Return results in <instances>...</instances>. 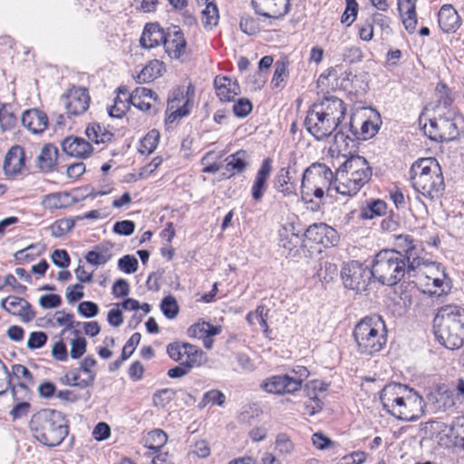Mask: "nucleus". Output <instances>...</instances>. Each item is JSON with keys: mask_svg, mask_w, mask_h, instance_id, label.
Listing matches in <instances>:
<instances>
[{"mask_svg": "<svg viewBox=\"0 0 464 464\" xmlns=\"http://www.w3.org/2000/svg\"><path fill=\"white\" fill-rule=\"evenodd\" d=\"M373 277L386 285H397L405 276L409 278L422 276V268H410V263L402 256L401 251L381 250L372 264Z\"/></svg>", "mask_w": 464, "mask_h": 464, "instance_id": "1", "label": "nucleus"}, {"mask_svg": "<svg viewBox=\"0 0 464 464\" xmlns=\"http://www.w3.org/2000/svg\"><path fill=\"white\" fill-rule=\"evenodd\" d=\"M34 438L43 445L53 448L60 445L69 433L68 420L56 410L43 409L30 420Z\"/></svg>", "mask_w": 464, "mask_h": 464, "instance_id": "2", "label": "nucleus"}, {"mask_svg": "<svg viewBox=\"0 0 464 464\" xmlns=\"http://www.w3.org/2000/svg\"><path fill=\"white\" fill-rule=\"evenodd\" d=\"M411 179L414 189L432 201L442 197L445 190L441 167L435 158H421L411 167Z\"/></svg>", "mask_w": 464, "mask_h": 464, "instance_id": "3", "label": "nucleus"}, {"mask_svg": "<svg viewBox=\"0 0 464 464\" xmlns=\"http://www.w3.org/2000/svg\"><path fill=\"white\" fill-rule=\"evenodd\" d=\"M434 334L448 349H459L464 344V308L459 305L441 306L434 318Z\"/></svg>", "mask_w": 464, "mask_h": 464, "instance_id": "4", "label": "nucleus"}, {"mask_svg": "<svg viewBox=\"0 0 464 464\" xmlns=\"http://www.w3.org/2000/svg\"><path fill=\"white\" fill-rule=\"evenodd\" d=\"M372 169L362 156L352 155L335 172V191L343 196H354L367 184Z\"/></svg>", "mask_w": 464, "mask_h": 464, "instance_id": "5", "label": "nucleus"}, {"mask_svg": "<svg viewBox=\"0 0 464 464\" xmlns=\"http://www.w3.org/2000/svg\"><path fill=\"white\" fill-rule=\"evenodd\" d=\"M353 337L360 353L373 355L387 343V330L384 321L379 315L365 316L353 330Z\"/></svg>", "mask_w": 464, "mask_h": 464, "instance_id": "6", "label": "nucleus"}, {"mask_svg": "<svg viewBox=\"0 0 464 464\" xmlns=\"http://www.w3.org/2000/svg\"><path fill=\"white\" fill-rule=\"evenodd\" d=\"M332 186L335 188V174L325 164L315 162L304 171L301 193L304 196L314 195L317 198H322Z\"/></svg>", "mask_w": 464, "mask_h": 464, "instance_id": "7", "label": "nucleus"}, {"mask_svg": "<svg viewBox=\"0 0 464 464\" xmlns=\"http://www.w3.org/2000/svg\"><path fill=\"white\" fill-rule=\"evenodd\" d=\"M341 276L346 288L362 293L366 291L373 273L372 268L353 260L343 266Z\"/></svg>", "mask_w": 464, "mask_h": 464, "instance_id": "8", "label": "nucleus"}, {"mask_svg": "<svg viewBox=\"0 0 464 464\" xmlns=\"http://www.w3.org/2000/svg\"><path fill=\"white\" fill-rule=\"evenodd\" d=\"M191 104L186 100L185 87L177 86L169 91L166 110V125H171L177 121L190 114Z\"/></svg>", "mask_w": 464, "mask_h": 464, "instance_id": "9", "label": "nucleus"}, {"mask_svg": "<svg viewBox=\"0 0 464 464\" xmlns=\"http://www.w3.org/2000/svg\"><path fill=\"white\" fill-rule=\"evenodd\" d=\"M304 236V247H307L308 243H314L327 248L334 246L339 241L337 231L324 223L311 225Z\"/></svg>", "mask_w": 464, "mask_h": 464, "instance_id": "10", "label": "nucleus"}, {"mask_svg": "<svg viewBox=\"0 0 464 464\" xmlns=\"http://www.w3.org/2000/svg\"><path fill=\"white\" fill-rule=\"evenodd\" d=\"M304 126L307 131L317 140L328 138L337 129L328 118L324 117L321 111L314 107L308 111Z\"/></svg>", "mask_w": 464, "mask_h": 464, "instance_id": "11", "label": "nucleus"}, {"mask_svg": "<svg viewBox=\"0 0 464 464\" xmlns=\"http://www.w3.org/2000/svg\"><path fill=\"white\" fill-rule=\"evenodd\" d=\"M88 90L82 87H72L61 97V102L69 115H81L85 112L90 104Z\"/></svg>", "mask_w": 464, "mask_h": 464, "instance_id": "12", "label": "nucleus"}, {"mask_svg": "<svg viewBox=\"0 0 464 464\" xmlns=\"http://www.w3.org/2000/svg\"><path fill=\"white\" fill-rule=\"evenodd\" d=\"M421 410L422 398L411 389L402 402L388 413L401 420L414 421L418 420Z\"/></svg>", "mask_w": 464, "mask_h": 464, "instance_id": "13", "label": "nucleus"}, {"mask_svg": "<svg viewBox=\"0 0 464 464\" xmlns=\"http://www.w3.org/2000/svg\"><path fill=\"white\" fill-rule=\"evenodd\" d=\"M421 410L422 398L411 389L402 402L388 413L401 420L414 421L418 420Z\"/></svg>", "mask_w": 464, "mask_h": 464, "instance_id": "14", "label": "nucleus"}, {"mask_svg": "<svg viewBox=\"0 0 464 464\" xmlns=\"http://www.w3.org/2000/svg\"><path fill=\"white\" fill-rule=\"evenodd\" d=\"M169 356L174 361L201 364L204 359V353L198 346L188 343L175 342L167 346Z\"/></svg>", "mask_w": 464, "mask_h": 464, "instance_id": "15", "label": "nucleus"}, {"mask_svg": "<svg viewBox=\"0 0 464 464\" xmlns=\"http://www.w3.org/2000/svg\"><path fill=\"white\" fill-rule=\"evenodd\" d=\"M302 380H296L288 375H275L266 379L261 387L269 393H293L300 390Z\"/></svg>", "mask_w": 464, "mask_h": 464, "instance_id": "16", "label": "nucleus"}, {"mask_svg": "<svg viewBox=\"0 0 464 464\" xmlns=\"http://www.w3.org/2000/svg\"><path fill=\"white\" fill-rule=\"evenodd\" d=\"M252 6L259 15L279 19L290 10V0H252Z\"/></svg>", "mask_w": 464, "mask_h": 464, "instance_id": "17", "label": "nucleus"}, {"mask_svg": "<svg viewBox=\"0 0 464 464\" xmlns=\"http://www.w3.org/2000/svg\"><path fill=\"white\" fill-rule=\"evenodd\" d=\"M395 251H401L402 256L410 263V268H421L424 264L422 258L420 256L421 249L418 247L409 235H399L395 238Z\"/></svg>", "mask_w": 464, "mask_h": 464, "instance_id": "18", "label": "nucleus"}, {"mask_svg": "<svg viewBox=\"0 0 464 464\" xmlns=\"http://www.w3.org/2000/svg\"><path fill=\"white\" fill-rule=\"evenodd\" d=\"M411 390L408 386L400 383H390L384 386L380 393L383 409L387 412L393 411L409 395Z\"/></svg>", "mask_w": 464, "mask_h": 464, "instance_id": "19", "label": "nucleus"}, {"mask_svg": "<svg viewBox=\"0 0 464 464\" xmlns=\"http://www.w3.org/2000/svg\"><path fill=\"white\" fill-rule=\"evenodd\" d=\"M324 117L328 118L336 127L344 118L346 108L344 102L337 97L325 98L320 104H314Z\"/></svg>", "mask_w": 464, "mask_h": 464, "instance_id": "20", "label": "nucleus"}, {"mask_svg": "<svg viewBox=\"0 0 464 464\" xmlns=\"http://www.w3.org/2000/svg\"><path fill=\"white\" fill-rule=\"evenodd\" d=\"M272 159L266 158L262 161V164L257 170L252 188H251V196L256 202H259L262 200L263 196L267 188V180L272 172Z\"/></svg>", "mask_w": 464, "mask_h": 464, "instance_id": "21", "label": "nucleus"}, {"mask_svg": "<svg viewBox=\"0 0 464 464\" xmlns=\"http://www.w3.org/2000/svg\"><path fill=\"white\" fill-rule=\"evenodd\" d=\"M250 154L245 150H239L237 152L228 155L225 159L224 169L226 172L223 175L230 179L235 175L243 173L249 166Z\"/></svg>", "mask_w": 464, "mask_h": 464, "instance_id": "22", "label": "nucleus"}, {"mask_svg": "<svg viewBox=\"0 0 464 464\" xmlns=\"http://www.w3.org/2000/svg\"><path fill=\"white\" fill-rule=\"evenodd\" d=\"M21 123L34 134L44 132L48 126L47 115L38 109H29L23 112Z\"/></svg>", "mask_w": 464, "mask_h": 464, "instance_id": "23", "label": "nucleus"}, {"mask_svg": "<svg viewBox=\"0 0 464 464\" xmlns=\"http://www.w3.org/2000/svg\"><path fill=\"white\" fill-rule=\"evenodd\" d=\"M63 151L70 157L86 158L92 152V147L83 138L70 136L65 138L62 143Z\"/></svg>", "mask_w": 464, "mask_h": 464, "instance_id": "24", "label": "nucleus"}, {"mask_svg": "<svg viewBox=\"0 0 464 464\" xmlns=\"http://www.w3.org/2000/svg\"><path fill=\"white\" fill-rule=\"evenodd\" d=\"M438 23L443 32L451 34L459 28L461 20L451 5H444L438 13Z\"/></svg>", "mask_w": 464, "mask_h": 464, "instance_id": "25", "label": "nucleus"}, {"mask_svg": "<svg viewBox=\"0 0 464 464\" xmlns=\"http://www.w3.org/2000/svg\"><path fill=\"white\" fill-rule=\"evenodd\" d=\"M24 151L22 147L13 146L6 153L4 160V172L6 176H15L24 166Z\"/></svg>", "mask_w": 464, "mask_h": 464, "instance_id": "26", "label": "nucleus"}, {"mask_svg": "<svg viewBox=\"0 0 464 464\" xmlns=\"http://www.w3.org/2000/svg\"><path fill=\"white\" fill-rule=\"evenodd\" d=\"M217 96L221 102H231L240 93V86L237 81L232 82L226 76H217L214 80Z\"/></svg>", "mask_w": 464, "mask_h": 464, "instance_id": "27", "label": "nucleus"}, {"mask_svg": "<svg viewBox=\"0 0 464 464\" xmlns=\"http://www.w3.org/2000/svg\"><path fill=\"white\" fill-rule=\"evenodd\" d=\"M440 276H426L427 282L425 283L426 290L423 292L429 293L430 295L442 296L448 295L452 287L450 278L441 271Z\"/></svg>", "mask_w": 464, "mask_h": 464, "instance_id": "28", "label": "nucleus"}, {"mask_svg": "<svg viewBox=\"0 0 464 464\" xmlns=\"http://www.w3.org/2000/svg\"><path fill=\"white\" fill-rule=\"evenodd\" d=\"M186 45L187 43L181 31H175L172 34H169L162 44L168 55L174 59L181 57L185 53Z\"/></svg>", "mask_w": 464, "mask_h": 464, "instance_id": "29", "label": "nucleus"}, {"mask_svg": "<svg viewBox=\"0 0 464 464\" xmlns=\"http://www.w3.org/2000/svg\"><path fill=\"white\" fill-rule=\"evenodd\" d=\"M416 1L417 0L398 1V7L403 25L410 34L415 31L417 25Z\"/></svg>", "mask_w": 464, "mask_h": 464, "instance_id": "30", "label": "nucleus"}, {"mask_svg": "<svg viewBox=\"0 0 464 464\" xmlns=\"http://www.w3.org/2000/svg\"><path fill=\"white\" fill-rule=\"evenodd\" d=\"M27 382H18L14 385L11 381V373L9 378L0 382V396L4 395L8 390H11L13 398L15 401H24L30 397V386Z\"/></svg>", "mask_w": 464, "mask_h": 464, "instance_id": "31", "label": "nucleus"}, {"mask_svg": "<svg viewBox=\"0 0 464 464\" xmlns=\"http://www.w3.org/2000/svg\"><path fill=\"white\" fill-rule=\"evenodd\" d=\"M58 158V150L53 144L44 145L36 158V166L44 172L53 169Z\"/></svg>", "mask_w": 464, "mask_h": 464, "instance_id": "32", "label": "nucleus"}, {"mask_svg": "<svg viewBox=\"0 0 464 464\" xmlns=\"http://www.w3.org/2000/svg\"><path fill=\"white\" fill-rule=\"evenodd\" d=\"M275 189L285 197L295 195L296 187L291 181L288 168H281L274 179Z\"/></svg>", "mask_w": 464, "mask_h": 464, "instance_id": "33", "label": "nucleus"}, {"mask_svg": "<svg viewBox=\"0 0 464 464\" xmlns=\"http://www.w3.org/2000/svg\"><path fill=\"white\" fill-rule=\"evenodd\" d=\"M168 35L159 23H147V50L161 46Z\"/></svg>", "mask_w": 464, "mask_h": 464, "instance_id": "34", "label": "nucleus"}, {"mask_svg": "<svg viewBox=\"0 0 464 464\" xmlns=\"http://www.w3.org/2000/svg\"><path fill=\"white\" fill-rule=\"evenodd\" d=\"M386 203L381 199H370L362 207L360 218L362 219H372L383 216L386 213Z\"/></svg>", "mask_w": 464, "mask_h": 464, "instance_id": "35", "label": "nucleus"}, {"mask_svg": "<svg viewBox=\"0 0 464 464\" xmlns=\"http://www.w3.org/2000/svg\"><path fill=\"white\" fill-rule=\"evenodd\" d=\"M18 122L17 116L9 103H0V130L2 132L14 130Z\"/></svg>", "mask_w": 464, "mask_h": 464, "instance_id": "36", "label": "nucleus"}, {"mask_svg": "<svg viewBox=\"0 0 464 464\" xmlns=\"http://www.w3.org/2000/svg\"><path fill=\"white\" fill-rule=\"evenodd\" d=\"M280 241L279 246L284 248V255L295 256L298 253V245L300 243V237L297 234L292 232L291 234L285 228L284 231H280Z\"/></svg>", "mask_w": 464, "mask_h": 464, "instance_id": "37", "label": "nucleus"}, {"mask_svg": "<svg viewBox=\"0 0 464 464\" xmlns=\"http://www.w3.org/2000/svg\"><path fill=\"white\" fill-rule=\"evenodd\" d=\"M85 132L88 139L96 144L109 142L113 137L111 131L97 122L90 123Z\"/></svg>", "mask_w": 464, "mask_h": 464, "instance_id": "38", "label": "nucleus"}, {"mask_svg": "<svg viewBox=\"0 0 464 464\" xmlns=\"http://www.w3.org/2000/svg\"><path fill=\"white\" fill-rule=\"evenodd\" d=\"M75 199L68 192H59L46 195L44 200L48 208H63L71 206Z\"/></svg>", "mask_w": 464, "mask_h": 464, "instance_id": "39", "label": "nucleus"}, {"mask_svg": "<svg viewBox=\"0 0 464 464\" xmlns=\"http://www.w3.org/2000/svg\"><path fill=\"white\" fill-rule=\"evenodd\" d=\"M111 257L109 253V247H105L102 245H97L92 250L89 251L86 256V261L92 266H99L105 265Z\"/></svg>", "mask_w": 464, "mask_h": 464, "instance_id": "40", "label": "nucleus"}, {"mask_svg": "<svg viewBox=\"0 0 464 464\" xmlns=\"http://www.w3.org/2000/svg\"><path fill=\"white\" fill-rule=\"evenodd\" d=\"M350 129L354 139L366 140L377 133L379 126L369 120H365L362 122L360 130L355 128L353 121H351Z\"/></svg>", "mask_w": 464, "mask_h": 464, "instance_id": "41", "label": "nucleus"}, {"mask_svg": "<svg viewBox=\"0 0 464 464\" xmlns=\"http://www.w3.org/2000/svg\"><path fill=\"white\" fill-rule=\"evenodd\" d=\"M167 441L168 436L162 430L156 429L147 434V449L152 450L151 454L160 451Z\"/></svg>", "mask_w": 464, "mask_h": 464, "instance_id": "42", "label": "nucleus"}, {"mask_svg": "<svg viewBox=\"0 0 464 464\" xmlns=\"http://www.w3.org/2000/svg\"><path fill=\"white\" fill-rule=\"evenodd\" d=\"M439 136L442 140H452L458 134V127L456 123L448 118H440L438 122Z\"/></svg>", "mask_w": 464, "mask_h": 464, "instance_id": "43", "label": "nucleus"}, {"mask_svg": "<svg viewBox=\"0 0 464 464\" xmlns=\"http://www.w3.org/2000/svg\"><path fill=\"white\" fill-rule=\"evenodd\" d=\"M201 14L202 24L205 28L212 29L218 24L219 20V14L216 4L212 2L207 3L206 7Z\"/></svg>", "mask_w": 464, "mask_h": 464, "instance_id": "44", "label": "nucleus"}, {"mask_svg": "<svg viewBox=\"0 0 464 464\" xmlns=\"http://www.w3.org/2000/svg\"><path fill=\"white\" fill-rule=\"evenodd\" d=\"M96 363V360L92 356H88L81 362L79 371L86 374V378L81 380V388H86L94 382L95 373L92 371V368L94 367Z\"/></svg>", "mask_w": 464, "mask_h": 464, "instance_id": "45", "label": "nucleus"}, {"mask_svg": "<svg viewBox=\"0 0 464 464\" xmlns=\"http://www.w3.org/2000/svg\"><path fill=\"white\" fill-rule=\"evenodd\" d=\"M75 225V219L68 218L56 220L50 226L51 235L53 237H61L71 231Z\"/></svg>", "mask_w": 464, "mask_h": 464, "instance_id": "46", "label": "nucleus"}, {"mask_svg": "<svg viewBox=\"0 0 464 464\" xmlns=\"http://www.w3.org/2000/svg\"><path fill=\"white\" fill-rule=\"evenodd\" d=\"M122 96L128 98V105H133L140 111H145V87L136 88L130 94L128 93L127 90H121Z\"/></svg>", "mask_w": 464, "mask_h": 464, "instance_id": "47", "label": "nucleus"}, {"mask_svg": "<svg viewBox=\"0 0 464 464\" xmlns=\"http://www.w3.org/2000/svg\"><path fill=\"white\" fill-rule=\"evenodd\" d=\"M121 90L120 88L119 93L114 99V104L108 108V113L112 118H121L129 109L128 98L122 96Z\"/></svg>", "mask_w": 464, "mask_h": 464, "instance_id": "48", "label": "nucleus"}, {"mask_svg": "<svg viewBox=\"0 0 464 464\" xmlns=\"http://www.w3.org/2000/svg\"><path fill=\"white\" fill-rule=\"evenodd\" d=\"M266 314L267 310L264 306L259 305L255 312L248 313L246 319L250 324H259L263 331L266 333L268 331V325L265 319Z\"/></svg>", "mask_w": 464, "mask_h": 464, "instance_id": "49", "label": "nucleus"}, {"mask_svg": "<svg viewBox=\"0 0 464 464\" xmlns=\"http://www.w3.org/2000/svg\"><path fill=\"white\" fill-rule=\"evenodd\" d=\"M288 62L277 61L275 65V72L271 81L274 88H280L281 83L288 77L287 72Z\"/></svg>", "mask_w": 464, "mask_h": 464, "instance_id": "50", "label": "nucleus"}, {"mask_svg": "<svg viewBox=\"0 0 464 464\" xmlns=\"http://www.w3.org/2000/svg\"><path fill=\"white\" fill-rule=\"evenodd\" d=\"M176 396V392L172 389H161L156 392L152 397V402L156 407H165Z\"/></svg>", "mask_w": 464, "mask_h": 464, "instance_id": "51", "label": "nucleus"}, {"mask_svg": "<svg viewBox=\"0 0 464 464\" xmlns=\"http://www.w3.org/2000/svg\"><path fill=\"white\" fill-rule=\"evenodd\" d=\"M160 309L168 319H173L179 314L178 303L172 295H168L162 299Z\"/></svg>", "mask_w": 464, "mask_h": 464, "instance_id": "52", "label": "nucleus"}, {"mask_svg": "<svg viewBox=\"0 0 464 464\" xmlns=\"http://www.w3.org/2000/svg\"><path fill=\"white\" fill-rule=\"evenodd\" d=\"M239 27L243 33L248 35H254L260 30L258 21L249 14L241 17Z\"/></svg>", "mask_w": 464, "mask_h": 464, "instance_id": "53", "label": "nucleus"}, {"mask_svg": "<svg viewBox=\"0 0 464 464\" xmlns=\"http://www.w3.org/2000/svg\"><path fill=\"white\" fill-rule=\"evenodd\" d=\"M47 340L48 336L44 332H32L27 340L26 346L29 350L40 349L45 345Z\"/></svg>", "mask_w": 464, "mask_h": 464, "instance_id": "54", "label": "nucleus"}, {"mask_svg": "<svg viewBox=\"0 0 464 464\" xmlns=\"http://www.w3.org/2000/svg\"><path fill=\"white\" fill-rule=\"evenodd\" d=\"M346 8L341 17V22L350 26L355 20L358 12V5L356 0H345Z\"/></svg>", "mask_w": 464, "mask_h": 464, "instance_id": "55", "label": "nucleus"}, {"mask_svg": "<svg viewBox=\"0 0 464 464\" xmlns=\"http://www.w3.org/2000/svg\"><path fill=\"white\" fill-rule=\"evenodd\" d=\"M138 260L130 255H125L118 260V267L126 274H133L138 269Z\"/></svg>", "mask_w": 464, "mask_h": 464, "instance_id": "56", "label": "nucleus"}, {"mask_svg": "<svg viewBox=\"0 0 464 464\" xmlns=\"http://www.w3.org/2000/svg\"><path fill=\"white\" fill-rule=\"evenodd\" d=\"M87 341L84 337H79L71 341L70 356L72 359H79L86 353Z\"/></svg>", "mask_w": 464, "mask_h": 464, "instance_id": "57", "label": "nucleus"}, {"mask_svg": "<svg viewBox=\"0 0 464 464\" xmlns=\"http://www.w3.org/2000/svg\"><path fill=\"white\" fill-rule=\"evenodd\" d=\"M10 373H11V376L13 375L19 382L21 380H24V382H27L28 384H34V380L33 374L23 364H14L12 366V372H10Z\"/></svg>", "mask_w": 464, "mask_h": 464, "instance_id": "58", "label": "nucleus"}, {"mask_svg": "<svg viewBox=\"0 0 464 464\" xmlns=\"http://www.w3.org/2000/svg\"><path fill=\"white\" fill-rule=\"evenodd\" d=\"M77 311L85 318H92L99 314V306L94 302L82 301L78 304Z\"/></svg>", "mask_w": 464, "mask_h": 464, "instance_id": "59", "label": "nucleus"}, {"mask_svg": "<svg viewBox=\"0 0 464 464\" xmlns=\"http://www.w3.org/2000/svg\"><path fill=\"white\" fill-rule=\"evenodd\" d=\"M165 72L163 62L160 60H151L147 63V80L153 81L161 76Z\"/></svg>", "mask_w": 464, "mask_h": 464, "instance_id": "60", "label": "nucleus"}, {"mask_svg": "<svg viewBox=\"0 0 464 464\" xmlns=\"http://www.w3.org/2000/svg\"><path fill=\"white\" fill-rule=\"evenodd\" d=\"M276 449L282 455H288L294 450V444L286 434L281 433L277 436Z\"/></svg>", "mask_w": 464, "mask_h": 464, "instance_id": "61", "label": "nucleus"}, {"mask_svg": "<svg viewBox=\"0 0 464 464\" xmlns=\"http://www.w3.org/2000/svg\"><path fill=\"white\" fill-rule=\"evenodd\" d=\"M252 103L246 98H240L233 105V111L236 116L243 118L247 116L252 111Z\"/></svg>", "mask_w": 464, "mask_h": 464, "instance_id": "62", "label": "nucleus"}, {"mask_svg": "<svg viewBox=\"0 0 464 464\" xmlns=\"http://www.w3.org/2000/svg\"><path fill=\"white\" fill-rule=\"evenodd\" d=\"M449 430L451 436L463 441L462 448L464 449V416L455 418Z\"/></svg>", "mask_w": 464, "mask_h": 464, "instance_id": "63", "label": "nucleus"}, {"mask_svg": "<svg viewBox=\"0 0 464 464\" xmlns=\"http://www.w3.org/2000/svg\"><path fill=\"white\" fill-rule=\"evenodd\" d=\"M447 226L452 233H459L464 230V216L460 213L448 216Z\"/></svg>", "mask_w": 464, "mask_h": 464, "instance_id": "64", "label": "nucleus"}]
</instances>
